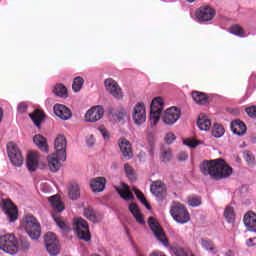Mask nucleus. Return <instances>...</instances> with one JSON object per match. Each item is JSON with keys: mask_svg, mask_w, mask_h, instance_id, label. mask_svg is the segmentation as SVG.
I'll return each mask as SVG.
<instances>
[{"mask_svg": "<svg viewBox=\"0 0 256 256\" xmlns=\"http://www.w3.org/2000/svg\"><path fill=\"white\" fill-rule=\"evenodd\" d=\"M200 171L202 175H209L214 181H221L233 175V168L223 158L203 161L200 164Z\"/></svg>", "mask_w": 256, "mask_h": 256, "instance_id": "nucleus-1", "label": "nucleus"}, {"mask_svg": "<svg viewBox=\"0 0 256 256\" xmlns=\"http://www.w3.org/2000/svg\"><path fill=\"white\" fill-rule=\"evenodd\" d=\"M23 227L30 239L36 241L41 237V223L32 214L25 215L23 218Z\"/></svg>", "mask_w": 256, "mask_h": 256, "instance_id": "nucleus-2", "label": "nucleus"}, {"mask_svg": "<svg viewBox=\"0 0 256 256\" xmlns=\"http://www.w3.org/2000/svg\"><path fill=\"white\" fill-rule=\"evenodd\" d=\"M170 215L173 217L174 221H176V223H180V225H185V223H189V221H191L189 210H187V207L180 202L172 203Z\"/></svg>", "mask_w": 256, "mask_h": 256, "instance_id": "nucleus-3", "label": "nucleus"}, {"mask_svg": "<svg viewBox=\"0 0 256 256\" xmlns=\"http://www.w3.org/2000/svg\"><path fill=\"white\" fill-rule=\"evenodd\" d=\"M0 249L4 251V253L15 255V253H17V239L15 235L6 234L0 236Z\"/></svg>", "mask_w": 256, "mask_h": 256, "instance_id": "nucleus-4", "label": "nucleus"}, {"mask_svg": "<svg viewBox=\"0 0 256 256\" xmlns=\"http://www.w3.org/2000/svg\"><path fill=\"white\" fill-rule=\"evenodd\" d=\"M7 153L14 167H21V165H23L25 158H23V154H21V150H19V147H17V144H15L14 142L8 143Z\"/></svg>", "mask_w": 256, "mask_h": 256, "instance_id": "nucleus-5", "label": "nucleus"}, {"mask_svg": "<svg viewBox=\"0 0 256 256\" xmlns=\"http://www.w3.org/2000/svg\"><path fill=\"white\" fill-rule=\"evenodd\" d=\"M148 225L151 231L154 233L156 239L160 241L164 247H167L169 245V240L167 239V236L165 235V232L163 231V228H161V224H159L157 219L154 217H149Z\"/></svg>", "mask_w": 256, "mask_h": 256, "instance_id": "nucleus-6", "label": "nucleus"}, {"mask_svg": "<svg viewBox=\"0 0 256 256\" xmlns=\"http://www.w3.org/2000/svg\"><path fill=\"white\" fill-rule=\"evenodd\" d=\"M163 98L156 97L152 100L150 105V121L151 125H157L159 119H161V113L163 111Z\"/></svg>", "mask_w": 256, "mask_h": 256, "instance_id": "nucleus-7", "label": "nucleus"}, {"mask_svg": "<svg viewBox=\"0 0 256 256\" xmlns=\"http://www.w3.org/2000/svg\"><path fill=\"white\" fill-rule=\"evenodd\" d=\"M74 229L78 239L82 241H91V234L89 233V224L82 218L74 220Z\"/></svg>", "mask_w": 256, "mask_h": 256, "instance_id": "nucleus-8", "label": "nucleus"}, {"mask_svg": "<svg viewBox=\"0 0 256 256\" xmlns=\"http://www.w3.org/2000/svg\"><path fill=\"white\" fill-rule=\"evenodd\" d=\"M45 247L49 253V255L57 256L60 253L59 240L57 239V235L53 232H48L44 236Z\"/></svg>", "mask_w": 256, "mask_h": 256, "instance_id": "nucleus-9", "label": "nucleus"}, {"mask_svg": "<svg viewBox=\"0 0 256 256\" xmlns=\"http://www.w3.org/2000/svg\"><path fill=\"white\" fill-rule=\"evenodd\" d=\"M1 207L10 223H13L17 221V219H19V210L17 209V206H15L13 201L3 199Z\"/></svg>", "mask_w": 256, "mask_h": 256, "instance_id": "nucleus-10", "label": "nucleus"}, {"mask_svg": "<svg viewBox=\"0 0 256 256\" xmlns=\"http://www.w3.org/2000/svg\"><path fill=\"white\" fill-rule=\"evenodd\" d=\"M54 149L60 161H67V138L63 135H58L54 141Z\"/></svg>", "mask_w": 256, "mask_h": 256, "instance_id": "nucleus-11", "label": "nucleus"}, {"mask_svg": "<svg viewBox=\"0 0 256 256\" xmlns=\"http://www.w3.org/2000/svg\"><path fill=\"white\" fill-rule=\"evenodd\" d=\"M150 191L157 201H165L167 199V185L163 181L157 180L152 182Z\"/></svg>", "mask_w": 256, "mask_h": 256, "instance_id": "nucleus-12", "label": "nucleus"}, {"mask_svg": "<svg viewBox=\"0 0 256 256\" xmlns=\"http://www.w3.org/2000/svg\"><path fill=\"white\" fill-rule=\"evenodd\" d=\"M215 15H217V12L213 9V7L209 5L201 6L196 11V18L200 23H207V21H213Z\"/></svg>", "mask_w": 256, "mask_h": 256, "instance_id": "nucleus-13", "label": "nucleus"}, {"mask_svg": "<svg viewBox=\"0 0 256 256\" xmlns=\"http://www.w3.org/2000/svg\"><path fill=\"white\" fill-rule=\"evenodd\" d=\"M104 85L106 91H108V93H110L114 99H123V90L121 89V86H119V83H117V81H115L113 78L106 79L104 81Z\"/></svg>", "mask_w": 256, "mask_h": 256, "instance_id": "nucleus-14", "label": "nucleus"}, {"mask_svg": "<svg viewBox=\"0 0 256 256\" xmlns=\"http://www.w3.org/2000/svg\"><path fill=\"white\" fill-rule=\"evenodd\" d=\"M179 119H181V110L177 107L168 108L162 117L165 125H175Z\"/></svg>", "mask_w": 256, "mask_h": 256, "instance_id": "nucleus-15", "label": "nucleus"}, {"mask_svg": "<svg viewBox=\"0 0 256 256\" xmlns=\"http://www.w3.org/2000/svg\"><path fill=\"white\" fill-rule=\"evenodd\" d=\"M105 110L101 106H94L89 109L85 114V121L88 123H97L103 118Z\"/></svg>", "mask_w": 256, "mask_h": 256, "instance_id": "nucleus-16", "label": "nucleus"}, {"mask_svg": "<svg viewBox=\"0 0 256 256\" xmlns=\"http://www.w3.org/2000/svg\"><path fill=\"white\" fill-rule=\"evenodd\" d=\"M132 118L136 125H141L142 123H145L147 119V113L145 112V104H143L142 102L136 104V106L134 107Z\"/></svg>", "mask_w": 256, "mask_h": 256, "instance_id": "nucleus-17", "label": "nucleus"}, {"mask_svg": "<svg viewBox=\"0 0 256 256\" xmlns=\"http://www.w3.org/2000/svg\"><path fill=\"white\" fill-rule=\"evenodd\" d=\"M118 147L125 159H133V146L127 138H120L118 140Z\"/></svg>", "mask_w": 256, "mask_h": 256, "instance_id": "nucleus-18", "label": "nucleus"}, {"mask_svg": "<svg viewBox=\"0 0 256 256\" xmlns=\"http://www.w3.org/2000/svg\"><path fill=\"white\" fill-rule=\"evenodd\" d=\"M39 161H41V156L37 152H29L26 159V166L30 173L37 171L39 167Z\"/></svg>", "mask_w": 256, "mask_h": 256, "instance_id": "nucleus-19", "label": "nucleus"}, {"mask_svg": "<svg viewBox=\"0 0 256 256\" xmlns=\"http://www.w3.org/2000/svg\"><path fill=\"white\" fill-rule=\"evenodd\" d=\"M53 110L55 116L59 117V119H62V121H67L73 117L71 110L63 104H55Z\"/></svg>", "mask_w": 256, "mask_h": 256, "instance_id": "nucleus-20", "label": "nucleus"}, {"mask_svg": "<svg viewBox=\"0 0 256 256\" xmlns=\"http://www.w3.org/2000/svg\"><path fill=\"white\" fill-rule=\"evenodd\" d=\"M105 185H107V179L105 177H96L90 182V187L94 193L105 191Z\"/></svg>", "mask_w": 256, "mask_h": 256, "instance_id": "nucleus-21", "label": "nucleus"}, {"mask_svg": "<svg viewBox=\"0 0 256 256\" xmlns=\"http://www.w3.org/2000/svg\"><path fill=\"white\" fill-rule=\"evenodd\" d=\"M244 225L252 233H256V214L254 212H248L244 216Z\"/></svg>", "mask_w": 256, "mask_h": 256, "instance_id": "nucleus-22", "label": "nucleus"}, {"mask_svg": "<svg viewBox=\"0 0 256 256\" xmlns=\"http://www.w3.org/2000/svg\"><path fill=\"white\" fill-rule=\"evenodd\" d=\"M231 130L235 135L243 137L247 133V126L241 120H234L231 122Z\"/></svg>", "mask_w": 256, "mask_h": 256, "instance_id": "nucleus-23", "label": "nucleus"}, {"mask_svg": "<svg viewBox=\"0 0 256 256\" xmlns=\"http://www.w3.org/2000/svg\"><path fill=\"white\" fill-rule=\"evenodd\" d=\"M48 167L52 173H57L61 169V159L57 154H52L47 157Z\"/></svg>", "mask_w": 256, "mask_h": 256, "instance_id": "nucleus-24", "label": "nucleus"}, {"mask_svg": "<svg viewBox=\"0 0 256 256\" xmlns=\"http://www.w3.org/2000/svg\"><path fill=\"white\" fill-rule=\"evenodd\" d=\"M34 144L44 153H49V145L47 144V138L41 134H37L33 137Z\"/></svg>", "mask_w": 256, "mask_h": 256, "instance_id": "nucleus-25", "label": "nucleus"}, {"mask_svg": "<svg viewBox=\"0 0 256 256\" xmlns=\"http://www.w3.org/2000/svg\"><path fill=\"white\" fill-rule=\"evenodd\" d=\"M68 195L72 201H77L79 197H81V189L79 188V184L75 182H71L67 186Z\"/></svg>", "mask_w": 256, "mask_h": 256, "instance_id": "nucleus-26", "label": "nucleus"}, {"mask_svg": "<svg viewBox=\"0 0 256 256\" xmlns=\"http://www.w3.org/2000/svg\"><path fill=\"white\" fill-rule=\"evenodd\" d=\"M30 119H32L34 125L36 127H41V123L45 120V112L42 110L36 109L32 113L29 114Z\"/></svg>", "mask_w": 256, "mask_h": 256, "instance_id": "nucleus-27", "label": "nucleus"}, {"mask_svg": "<svg viewBox=\"0 0 256 256\" xmlns=\"http://www.w3.org/2000/svg\"><path fill=\"white\" fill-rule=\"evenodd\" d=\"M129 211L132 213L137 223H139L140 225H145V219L143 218V214H141V210H139V206H137L136 203H131L129 205Z\"/></svg>", "mask_w": 256, "mask_h": 256, "instance_id": "nucleus-28", "label": "nucleus"}, {"mask_svg": "<svg viewBox=\"0 0 256 256\" xmlns=\"http://www.w3.org/2000/svg\"><path fill=\"white\" fill-rule=\"evenodd\" d=\"M197 126L201 131H209L211 129V120L207 115L200 114L197 120Z\"/></svg>", "mask_w": 256, "mask_h": 256, "instance_id": "nucleus-29", "label": "nucleus"}, {"mask_svg": "<svg viewBox=\"0 0 256 256\" xmlns=\"http://www.w3.org/2000/svg\"><path fill=\"white\" fill-rule=\"evenodd\" d=\"M49 203L51 204V207L54 210V213H61L65 210V206L63 205V202L57 197V195L51 196L49 198Z\"/></svg>", "mask_w": 256, "mask_h": 256, "instance_id": "nucleus-30", "label": "nucleus"}, {"mask_svg": "<svg viewBox=\"0 0 256 256\" xmlns=\"http://www.w3.org/2000/svg\"><path fill=\"white\" fill-rule=\"evenodd\" d=\"M193 101L198 105H207V101H209V97L207 94L199 91H192L191 93Z\"/></svg>", "mask_w": 256, "mask_h": 256, "instance_id": "nucleus-31", "label": "nucleus"}, {"mask_svg": "<svg viewBox=\"0 0 256 256\" xmlns=\"http://www.w3.org/2000/svg\"><path fill=\"white\" fill-rule=\"evenodd\" d=\"M84 217H86V219H88V221H91L92 223H97L101 221V217L99 216L97 211H95L91 207L84 209Z\"/></svg>", "mask_w": 256, "mask_h": 256, "instance_id": "nucleus-32", "label": "nucleus"}, {"mask_svg": "<svg viewBox=\"0 0 256 256\" xmlns=\"http://www.w3.org/2000/svg\"><path fill=\"white\" fill-rule=\"evenodd\" d=\"M201 246L205 251H208V253H211L212 255H217L218 253L217 246L212 240L202 239Z\"/></svg>", "mask_w": 256, "mask_h": 256, "instance_id": "nucleus-33", "label": "nucleus"}, {"mask_svg": "<svg viewBox=\"0 0 256 256\" xmlns=\"http://www.w3.org/2000/svg\"><path fill=\"white\" fill-rule=\"evenodd\" d=\"M117 193L124 199V201H132L133 199V193L129 190V186L126 184H123V189H120L119 187H115Z\"/></svg>", "mask_w": 256, "mask_h": 256, "instance_id": "nucleus-34", "label": "nucleus"}, {"mask_svg": "<svg viewBox=\"0 0 256 256\" xmlns=\"http://www.w3.org/2000/svg\"><path fill=\"white\" fill-rule=\"evenodd\" d=\"M53 93L56 97H61L62 99H67V97H69L67 87L63 84H57L53 89Z\"/></svg>", "mask_w": 256, "mask_h": 256, "instance_id": "nucleus-35", "label": "nucleus"}, {"mask_svg": "<svg viewBox=\"0 0 256 256\" xmlns=\"http://www.w3.org/2000/svg\"><path fill=\"white\" fill-rule=\"evenodd\" d=\"M52 219H54L56 225L62 229V231H69V224L60 216H57L55 212H52Z\"/></svg>", "mask_w": 256, "mask_h": 256, "instance_id": "nucleus-36", "label": "nucleus"}, {"mask_svg": "<svg viewBox=\"0 0 256 256\" xmlns=\"http://www.w3.org/2000/svg\"><path fill=\"white\" fill-rule=\"evenodd\" d=\"M134 193H135L137 199H139V201L141 202V204L144 205L146 207V209L151 210V204L149 202H147V199L145 198V195L143 194V192H141L139 189L135 188Z\"/></svg>", "mask_w": 256, "mask_h": 256, "instance_id": "nucleus-37", "label": "nucleus"}, {"mask_svg": "<svg viewBox=\"0 0 256 256\" xmlns=\"http://www.w3.org/2000/svg\"><path fill=\"white\" fill-rule=\"evenodd\" d=\"M83 83H85V80L81 77L74 78L72 89L74 93H79L81 89L83 88Z\"/></svg>", "mask_w": 256, "mask_h": 256, "instance_id": "nucleus-38", "label": "nucleus"}, {"mask_svg": "<svg viewBox=\"0 0 256 256\" xmlns=\"http://www.w3.org/2000/svg\"><path fill=\"white\" fill-rule=\"evenodd\" d=\"M212 135L219 139V137H223L225 135V128L219 124H214L212 128Z\"/></svg>", "mask_w": 256, "mask_h": 256, "instance_id": "nucleus-39", "label": "nucleus"}, {"mask_svg": "<svg viewBox=\"0 0 256 256\" xmlns=\"http://www.w3.org/2000/svg\"><path fill=\"white\" fill-rule=\"evenodd\" d=\"M124 171L128 177V179H130V181H137V177L135 176V169H133V167H131V165H129V163H126L124 165Z\"/></svg>", "mask_w": 256, "mask_h": 256, "instance_id": "nucleus-40", "label": "nucleus"}, {"mask_svg": "<svg viewBox=\"0 0 256 256\" xmlns=\"http://www.w3.org/2000/svg\"><path fill=\"white\" fill-rule=\"evenodd\" d=\"M224 217L228 221V223H233L235 221V211L233 210V207H226L224 211Z\"/></svg>", "mask_w": 256, "mask_h": 256, "instance_id": "nucleus-41", "label": "nucleus"}, {"mask_svg": "<svg viewBox=\"0 0 256 256\" xmlns=\"http://www.w3.org/2000/svg\"><path fill=\"white\" fill-rule=\"evenodd\" d=\"M230 33H232V35H237L238 37H245V30L239 25L232 26L230 28Z\"/></svg>", "mask_w": 256, "mask_h": 256, "instance_id": "nucleus-42", "label": "nucleus"}, {"mask_svg": "<svg viewBox=\"0 0 256 256\" xmlns=\"http://www.w3.org/2000/svg\"><path fill=\"white\" fill-rule=\"evenodd\" d=\"M171 159H173V152L171 151V149L163 150L161 152V160L163 161V163H169Z\"/></svg>", "mask_w": 256, "mask_h": 256, "instance_id": "nucleus-43", "label": "nucleus"}, {"mask_svg": "<svg viewBox=\"0 0 256 256\" xmlns=\"http://www.w3.org/2000/svg\"><path fill=\"white\" fill-rule=\"evenodd\" d=\"M188 205H190V207H199V205H201V197L200 196H189L188 197Z\"/></svg>", "mask_w": 256, "mask_h": 256, "instance_id": "nucleus-44", "label": "nucleus"}, {"mask_svg": "<svg viewBox=\"0 0 256 256\" xmlns=\"http://www.w3.org/2000/svg\"><path fill=\"white\" fill-rule=\"evenodd\" d=\"M183 143L187 146V147H190L191 149H195V147H197V145H199V141L195 140V139H191V138H188V139H185L183 141Z\"/></svg>", "mask_w": 256, "mask_h": 256, "instance_id": "nucleus-45", "label": "nucleus"}, {"mask_svg": "<svg viewBox=\"0 0 256 256\" xmlns=\"http://www.w3.org/2000/svg\"><path fill=\"white\" fill-rule=\"evenodd\" d=\"M115 117L118 121H123V119L127 117V110H125V108H121L118 113L115 114Z\"/></svg>", "mask_w": 256, "mask_h": 256, "instance_id": "nucleus-46", "label": "nucleus"}, {"mask_svg": "<svg viewBox=\"0 0 256 256\" xmlns=\"http://www.w3.org/2000/svg\"><path fill=\"white\" fill-rule=\"evenodd\" d=\"M175 139H177L175 134L169 132L166 134L164 141H165V143H167V145H171V143H173V141H175Z\"/></svg>", "mask_w": 256, "mask_h": 256, "instance_id": "nucleus-47", "label": "nucleus"}, {"mask_svg": "<svg viewBox=\"0 0 256 256\" xmlns=\"http://www.w3.org/2000/svg\"><path fill=\"white\" fill-rule=\"evenodd\" d=\"M246 113L248 117H251L252 119H256V106H251L246 108Z\"/></svg>", "mask_w": 256, "mask_h": 256, "instance_id": "nucleus-48", "label": "nucleus"}, {"mask_svg": "<svg viewBox=\"0 0 256 256\" xmlns=\"http://www.w3.org/2000/svg\"><path fill=\"white\" fill-rule=\"evenodd\" d=\"M173 253L176 256H187V251L181 247L174 248Z\"/></svg>", "mask_w": 256, "mask_h": 256, "instance_id": "nucleus-49", "label": "nucleus"}, {"mask_svg": "<svg viewBox=\"0 0 256 256\" xmlns=\"http://www.w3.org/2000/svg\"><path fill=\"white\" fill-rule=\"evenodd\" d=\"M245 161H247L248 165H255V156H253V154L251 153H247L244 156Z\"/></svg>", "mask_w": 256, "mask_h": 256, "instance_id": "nucleus-50", "label": "nucleus"}, {"mask_svg": "<svg viewBox=\"0 0 256 256\" xmlns=\"http://www.w3.org/2000/svg\"><path fill=\"white\" fill-rule=\"evenodd\" d=\"M98 131L101 133L103 139H109V131L105 126L98 127Z\"/></svg>", "mask_w": 256, "mask_h": 256, "instance_id": "nucleus-51", "label": "nucleus"}, {"mask_svg": "<svg viewBox=\"0 0 256 256\" xmlns=\"http://www.w3.org/2000/svg\"><path fill=\"white\" fill-rule=\"evenodd\" d=\"M188 157L189 155L187 154V152H183V151L178 153L177 155L178 161H187Z\"/></svg>", "mask_w": 256, "mask_h": 256, "instance_id": "nucleus-52", "label": "nucleus"}, {"mask_svg": "<svg viewBox=\"0 0 256 256\" xmlns=\"http://www.w3.org/2000/svg\"><path fill=\"white\" fill-rule=\"evenodd\" d=\"M18 111L19 113H25L27 111V104L25 102H22L18 105Z\"/></svg>", "mask_w": 256, "mask_h": 256, "instance_id": "nucleus-53", "label": "nucleus"}, {"mask_svg": "<svg viewBox=\"0 0 256 256\" xmlns=\"http://www.w3.org/2000/svg\"><path fill=\"white\" fill-rule=\"evenodd\" d=\"M29 247H31V245L27 240H21V248L24 249V251H27Z\"/></svg>", "mask_w": 256, "mask_h": 256, "instance_id": "nucleus-54", "label": "nucleus"}, {"mask_svg": "<svg viewBox=\"0 0 256 256\" xmlns=\"http://www.w3.org/2000/svg\"><path fill=\"white\" fill-rule=\"evenodd\" d=\"M87 145H89V147H93V145H95V138L93 137V135H91V136L87 139Z\"/></svg>", "mask_w": 256, "mask_h": 256, "instance_id": "nucleus-55", "label": "nucleus"}, {"mask_svg": "<svg viewBox=\"0 0 256 256\" xmlns=\"http://www.w3.org/2000/svg\"><path fill=\"white\" fill-rule=\"evenodd\" d=\"M147 139H148V142L150 143V145H151V143H153L154 141H155V134H153V133H148L147 134Z\"/></svg>", "mask_w": 256, "mask_h": 256, "instance_id": "nucleus-56", "label": "nucleus"}, {"mask_svg": "<svg viewBox=\"0 0 256 256\" xmlns=\"http://www.w3.org/2000/svg\"><path fill=\"white\" fill-rule=\"evenodd\" d=\"M150 256H167V255H165V253L161 251H154L150 254Z\"/></svg>", "mask_w": 256, "mask_h": 256, "instance_id": "nucleus-57", "label": "nucleus"}, {"mask_svg": "<svg viewBox=\"0 0 256 256\" xmlns=\"http://www.w3.org/2000/svg\"><path fill=\"white\" fill-rule=\"evenodd\" d=\"M246 245L248 247H255V244H253V238L248 239Z\"/></svg>", "mask_w": 256, "mask_h": 256, "instance_id": "nucleus-58", "label": "nucleus"}, {"mask_svg": "<svg viewBox=\"0 0 256 256\" xmlns=\"http://www.w3.org/2000/svg\"><path fill=\"white\" fill-rule=\"evenodd\" d=\"M224 256H235V253H233V251L229 250L225 253Z\"/></svg>", "mask_w": 256, "mask_h": 256, "instance_id": "nucleus-59", "label": "nucleus"}, {"mask_svg": "<svg viewBox=\"0 0 256 256\" xmlns=\"http://www.w3.org/2000/svg\"><path fill=\"white\" fill-rule=\"evenodd\" d=\"M3 121V109L0 108V123Z\"/></svg>", "mask_w": 256, "mask_h": 256, "instance_id": "nucleus-60", "label": "nucleus"}, {"mask_svg": "<svg viewBox=\"0 0 256 256\" xmlns=\"http://www.w3.org/2000/svg\"><path fill=\"white\" fill-rule=\"evenodd\" d=\"M253 79H256V76H255V75H252V76H251L250 81H253Z\"/></svg>", "mask_w": 256, "mask_h": 256, "instance_id": "nucleus-61", "label": "nucleus"}, {"mask_svg": "<svg viewBox=\"0 0 256 256\" xmlns=\"http://www.w3.org/2000/svg\"><path fill=\"white\" fill-rule=\"evenodd\" d=\"M188 3H194L195 0H187Z\"/></svg>", "mask_w": 256, "mask_h": 256, "instance_id": "nucleus-62", "label": "nucleus"}, {"mask_svg": "<svg viewBox=\"0 0 256 256\" xmlns=\"http://www.w3.org/2000/svg\"><path fill=\"white\" fill-rule=\"evenodd\" d=\"M192 256H194V255H192Z\"/></svg>", "mask_w": 256, "mask_h": 256, "instance_id": "nucleus-63", "label": "nucleus"}]
</instances>
